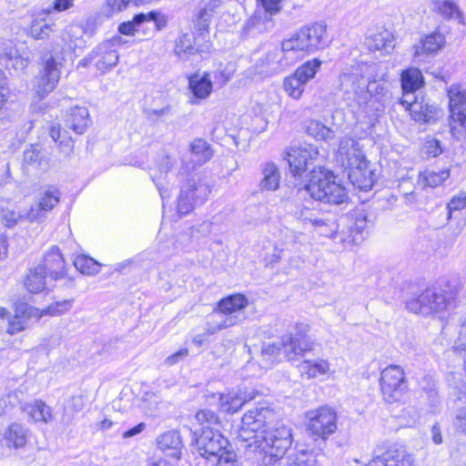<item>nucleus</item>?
<instances>
[{
    "mask_svg": "<svg viewBox=\"0 0 466 466\" xmlns=\"http://www.w3.org/2000/svg\"><path fill=\"white\" fill-rule=\"evenodd\" d=\"M291 442L290 429L284 425L271 427L255 447L264 454L262 466H317L318 455L313 451L298 450L285 457Z\"/></svg>",
    "mask_w": 466,
    "mask_h": 466,
    "instance_id": "obj_1",
    "label": "nucleus"
},
{
    "mask_svg": "<svg viewBox=\"0 0 466 466\" xmlns=\"http://www.w3.org/2000/svg\"><path fill=\"white\" fill-rule=\"evenodd\" d=\"M337 161L347 170L354 187L365 191L371 189L375 181L374 172L357 140L348 137L340 139Z\"/></svg>",
    "mask_w": 466,
    "mask_h": 466,
    "instance_id": "obj_2",
    "label": "nucleus"
},
{
    "mask_svg": "<svg viewBox=\"0 0 466 466\" xmlns=\"http://www.w3.org/2000/svg\"><path fill=\"white\" fill-rule=\"evenodd\" d=\"M194 444L198 454L208 460L214 459L218 466H237V454L228 450V441L220 433L219 430L203 431L194 432Z\"/></svg>",
    "mask_w": 466,
    "mask_h": 466,
    "instance_id": "obj_3",
    "label": "nucleus"
},
{
    "mask_svg": "<svg viewBox=\"0 0 466 466\" xmlns=\"http://www.w3.org/2000/svg\"><path fill=\"white\" fill-rule=\"evenodd\" d=\"M306 189L312 198L329 204L339 205L349 199L345 187L331 172L320 167L311 172Z\"/></svg>",
    "mask_w": 466,
    "mask_h": 466,
    "instance_id": "obj_4",
    "label": "nucleus"
},
{
    "mask_svg": "<svg viewBox=\"0 0 466 466\" xmlns=\"http://www.w3.org/2000/svg\"><path fill=\"white\" fill-rule=\"evenodd\" d=\"M326 26L320 23H314L302 26L289 38L283 40V48L292 55L295 52L314 53L326 46Z\"/></svg>",
    "mask_w": 466,
    "mask_h": 466,
    "instance_id": "obj_5",
    "label": "nucleus"
},
{
    "mask_svg": "<svg viewBox=\"0 0 466 466\" xmlns=\"http://www.w3.org/2000/svg\"><path fill=\"white\" fill-rule=\"evenodd\" d=\"M273 412L269 409H252L247 411L241 420V426L238 430V438L248 442L247 447L257 446V441L261 440V435L271 428L269 421L273 417Z\"/></svg>",
    "mask_w": 466,
    "mask_h": 466,
    "instance_id": "obj_6",
    "label": "nucleus"
},
{
    "mask_svg": "<svg viewBox=\"0 0 466 466\" xmlns=\"http://www.w3.org/2000/svg\"><path fill=\"white\" fill-rule=\"evenodd\" d=\"M380 387L385 401H400L408 388L403 370L397 365L385 368L380 373Z\"/></svg>",
    "mask_w": 466,
    "mask_h": 466,
    "instance_id": "obj_7",
    "label": "nucleus"
},
{
    "mask_svg": "<svg viewBox=\"0 0 466 466\" xmlns=\"http://www.w3.org/2000/svg\"><path fill=\"white\" fill-rule=\"evenodd\" d=\"M451 134L460 139L466 133V91L458 85L448 89Z\"/></svg>",
    "mask_w": 466,
    "mask_h": 466,
    "instance_id": "obj_8",
    "label": "nucleus"
},
{
    "mask_svg": "<svg viewBox=\"0 0 466 466\" xmlns=\"http://www.w3.org/2000/svg\"><path fill=\"white\" fill-rule=\"evenodd\" d=\"M449 304L448 293L436 288L426 289L418 297L407 300V309L414 313L429 315L442 311Z\"/></svg>",
    "mask_w": 466,
    "mask_h": 466,
    "instance_id": "obj_9",
    "label": "nucleus"
},
{
    "mask_svg": "<svg viewBox=\"0 0 466 466\" xmlns=\"http://www.w3.org/2000/svg\"><path fill=\"white\" fill-rule=\"evenodd\" d=\"M210 193L209 185L200 177H192L183 185L177 198V211L181 215L189 213L195 205L203 203Z\"/></svg>",
    "mask_w": 466,
    "mask_h": 466,
    "instance_id": "obj_10",
    "label": "nucleus"
},
{
    "mask_svg": "<svg viewBox=\"0 0 466 466\" xmlns=\"http://www.w3.org/2000/svg\"><path fill=\"white\" fill-rule=\"evenodd\" d=\"M318 156V148L310 144L293 146L286 152V159L294 177H301Z\"/></svg>",
    "mask_w": 466,
    "mask_h": 466,
    "instance_id": "obj_11",
    "label": "nucleus"
},
{
    "mask_svg": "<svg viewBox=\"0 0 466 466\" xmlns=\"http://www.w3.org/2000/svg\"><path fill=\"white\" fill-rule=\"evenodd\" d=\"M308 429L313 436L322 440L328 439L337 430L336 412L328 407L311 411Z\"/></svg>",
    "mask_w": 466,
    "mask_h": 466,
    "instance_id": "obj_12",
    "label": "nucleus"
},
{
    "mask_svg": "<svg viewBox=\"0 0 466 466\" xmlns=\"http://www.w3.org/2000/svg\"><path fill=\"white\" fill-rule=\"evenodd\" d=\"M122 43L123 39L121 36H115L97 46L91 53V57L95 59V66L97 70L105 73L117 65L119 55L115 46Z\"/></svg>",
    "mask_w": 466,
    "mask_h": 466,
    "instance_id": "obj_13",
    "label": "nucleus"
},
{
    "mask_svg": "<svg viewBox=\"0 0 466 466\" xmlns=\"http://www.w3.org/2000/svg\"><path fill=\"white\" fill-rule=\"evenodd\" d=\"M176 163L175 157L163 154L159 157L156 166L150 168V177L163 199L169 197L167 187L170 182L169 172H171Z\"/></svg>",
    "mask_w": 466,
    "mask_h": 466,
    "instance_id": "obj_14",
    "label": "nucleus"
},
{
    "mask_svg": "<svg viewBox=\"0 0 466 466\" xmlns=\"http://www.w3.org/2000/svg\"><path fill=\"white\" fill-rule=\"evenodd\" d=\"M299 218L304 225H310L318 234L324 237H334L339 228L335 220L319 217L309 208L301 209Z\"/></svg>",
    "mask_w": 466,
    "mask_h": 466,
    "instance_id": "obj_15",
    "label": "nucleus"
},
{
    "mask_svg": "<svg viewBox=\"0 0 466 466\" xmlns=\"http://www.w3.org/2000/svg\"><path fill=\"white\" fill-rule=\"evenodd\" d=\"M367 466H413V458L404 449L390 448L382 454L373 456Z\"/></svg>",
    "mask_w": 466,
    "mask_h": 466,
    "instance_id": "obj_16",
    "label": "nucleus"
},
{
    "mask_svg": "<svg viewBox=\"0 0 466 466\" xmlns=\"http://www.w3.org/2000/svg\"><path fill=\"white\" fill-rule=\"evenodd\" d=\"M60 199V192L54 187L46 188L38 198L36 207L31 208L26 213V218L30 221H38L45 218V213L56 207Z\"/></svg>",
    "mask_w": 466,
    "mask_h": 466,
    "instance_id": "obj_17",
    "label": "nucleus"
},
{
    "mask_svg": "<svg viewBox=\"0 0 466 466\" xmlns=\"http://www.w3.org/2000/svg\"><path fill=\"white\" fill-rule=\"evenodd\" d=\"M60 78V71L58 64L53 57L47 59L41 77L35 86V92L40 97H44L46 94L55 89Z\"/></svg>",
    "mask_w": 466,
    "mask_h": 466,
    "instance_id": "obj_18",
    "label": "nucleus"
},
{
    "mask_svg": "<svg viewBox=\"0 0 466 466\" xmlns=\"http://www.w3.org/2000/svg\"><path fill=\"white\" fill-rule=\"evenodd\" d=\"M51 14V9H44L35 15L28 26L27 34L36 40H44L49 37L55 31L56 24L46 17Z\"/></svg>",
    "mask_w": 466,
    "mask_h": 466,
    "instance_id": "obj_19",
    "label": "nucleus"
},
{
    "mask_svg": "<svg viewBox=\"0 0 466 466\" xmlns=\"http://www.w3.org/2000/svg\"><path fill=\"white\" fill-rule=\"evenodd\" d=\"M188 87L193 95L190 99L192 105L198 104L199 100L208 98L212 92V83L208 73L195 74L188 78Z\"/></svg>",
    "mask_w": 466,
    "mask_h": 466,
    "instance_id": "obj_20",
    "label": "nucleus"
},
{
    "mask_svg": "<svg viewBox=\"0 0 466 466\" xmlns=\"http://www.w3.org/2000/svg\"><path fill=\"white\" fill-rule=\"evenodd\" d=\"M268 72L270 74H278L286 70L295 62V56L289 51L283 48V41L280 49H274L268 53L266 56Z\"/></svg>",
    "mask_w": 466,
    "mask_h": 466,
    "instance_id": "obj_21",
    "label": "nucleus"
},
{
    "mask_svg": "<svg viewBox=\"0 0 466 466\" xmlns=\"http://www.w3.org/2000/svg\"><path fill=\"white\" fill-rule=\"evenodd\" d=\"M341 86L346 93L353 94L352 98L360 105L366 103L368 93H371L373 89L377 90L379 88V85L374 81L366 86L367 91H365L358 83L357 76L351 75H344L341 77Z\"/></svg>",
    "mask_w": 466,
    "mask_h": 466,
    "instance_id": "obj_22",
    "label": "nucleus"
},
{
    "mask_svg": "<svg viewBox=\"0 0 466 466\" xmlns=\"http://www.w3.org/2000/svg\"><path fill=\"white\" fill-rule=\"evenodd\" d=\"M89 112L85 106L71 107L66 117V125L78 135L83 134L90 126Z\"/></svg>",
    "mask_w": 466,
    "mask_h": 466,
    "instance_id": "obj_23",
    "label": "nucleus"
},
{
    "mask_svg": "<svg viewBox=\"0 0 466 466\" xmlns=\"http://www.w3.org/2000/svg\"><path fill=\"white\" fill-rule=\"evenodd\" d=\"M37 267L44 268L45 273H48L55 279L63 278L65 261L59 248L53 247L44 257L43 263L39 264Z\"/></svg>",
    "mask_w": 466,
    "mask_h": 466,
    "instance_id": "obj_24",
    "label": "nucleus"
},
{
    "mask_svg": "<svg viewBox=\"0 0 466 466\" xmlns=\"http://www.w3.org/2000/svg\"><path fill=\"white\" fill-rule=\"evenodd\" d=\"M158 448L167 456L179 459L183 447L180 434L177 431H169L157 438Z\"/></svg>",
    "mask_w": 466,
    "mask_h": 466,
    "instance_id": "obj_25",
    "label": "nucleus"
},
{
    "mask_svg": "<svg viewBox=\"0 0 466 466\" xmlns=\"http://www.w3.org/2000/svg\"><path fill=\"white\" fill-rule=\"evenodd\" d=\"M251 399V397H248L247 394L242 391H232L227 394H220L218 399L219 410L226 413H235Z\"/></svg>",
    "mask_w": 466,
    "mask_h": 466,
    "instance_id": "obj_26",
    "label": "nucleus"
},
{
    "mask_svg": "<svg viewBox=\"0 0 466 466\" xmlns=\"http://www.w3.org/2000/svg\"><path fill=\"white\" fill-rule=\"evenodd\" d=\"M299 371L307 379H314L329 372L330 364L327 360H306L299 365Z\"/></svg>",
    "mask_w": 466,
    "mask_h": 466,
    "instance_id": "obj_27",
    "label": "nucleus"
},
{
    "mask_svg": "<svg viewBox=\"0 0 466 466\" xmlns=\"http://www.w3.org/2000/svg\"><path fill=\"white\" fill-rule=\"evenodd\" d=\"M445 44V37L440 33H432L426 35L420 45L415 46V56H420L422 54L434 55Z\"/></svg>",
    "mask_w": 466,
    "mask_h": 466,
    "instance_id": "obj_28",
    "label": "nucleus"
},
{
    "mask_svg": "<svg viewBox=\"0 0 466 466\" xmlns=\"http://www.w3.org/2000/svg\"><path fill=\"white\" fill-rule=\"evenodd\" d=\"M366 46L371 52L380 51L385 54L390 53L394 48L393 39L386 30L370 35L366 39Z\"/></svg>",
    "mask_w": 466,
    "mask_h": 466,
    "instance_id": "obj_29",
    "label": "nucleus"
},
{
    "mask_svg": "<svg viewBox=\"0 0 466 466\" xmlns=\"http://www.w3.org/2000/svg\"><path fill=\"white\" fill-rule=\"evenodd\" d=\"M82 35L83 29L79 25H69L66 26L61 33L63 49L72 52L80 47L83 43Z\"/></svg>",
    "mask_w": 466,
    "mask_h": 466,
    "instance_id": "obj_30",
    "label": "nucleus"
},
{
    "mask_svg": "<svg viewBox=\"0 0 466 466\" xmlns=\"http://www.w3.org/2000/svg\"><path fill=\"white\" fill-rule=\"evenodd\" d=\"M248 305V299L244 295L236 294L221 299L218 304V309L222 313L239 314L244 319L241 312Z\"/></svg>",
    "mask_w": 466,
    "mask_h": 466,
    "instance_id": "obj_31",
    "label": "nucleus"
},
{
    "mask_svg": "<svg viewBox=\"0 0 466 466\" xmlns=\"http://www.w3.org/2000/svg\"><path fill=\"white\" fill-rule=\"evenodd\" d=\"M188 149L198 166L208 162L214 155L211 146L203 138L193 139L189 144Z\"/></svg>",
    "mask_w": 466,
    "mask_h": 466,
    "instance_id": "obj_32",
    "label": "nucleus"
},
{
    "mask_svg": "<svg viewBox=\"0 0 466 466\" xmlns=\"http://www.w3.org/2000/svg\"><path fill=\"white\" fill-rule=\"evenodd\" d=\"M262 176L259 182L261 190L274 191L279 188L280 175L274 163L268 162L262 167Z\"/></svg>",
    "mask_w": 466,
    "mask_h": 466,
    "instance_id": "obj_33",
    "label": "nucleus"
},
{
    "mask_svg": "<svg viewBox=\"0 0 466 466\" xmlns=\"http://www.w3.org/2000/svg\"><path fill=\"white\" fill-rule=\"evenodd\" d=\"M46 278L45 268L36 266L29 269L25 280V287L31 293H39L46 289Z\"/></svg>",
    "mask_w": 466,
    "mask_h": 466,
    "instance_id": "obj_34",
    "label": "nucleus"
},
{
    "mask_svg": "<svg viewBox=\"0 0 466 466\" xmlns=\"http://www.w3.org/2000/svg\"><path fill=\"white\" fill-rule=\"evenodd\" d=\"M23 410L34 421L47 422L52 419L51 409L41 400H35L33 403L25 404Z\"/></svg>",
    "mask_w": 466,
    "mask_h": 466,
    "instance_id": "obj_35",
    "label": "nucleus"
},
{
    "mask_svg": "<svg viewBox=\"0 0 466 466\" xmlns=\"http://www.w3.org/2000/svg\"><path fill=\"white\" fill-rule=\"evenodd\" d=\"M450 169L425 170L420 173L418 182L423 187H436L441 186L450 177Z\"/></svg>",
    "mask_w": 466,
    "mask_h": 466,
    "instance_id": "obj_36",
    "label": "nucleus"
},
{
    "mask_svg": "<svg viewBox=\"0 0 466 466\" xmlns=\"http://www.w3.org/2000/svg\"><path fill=\"white\" fill-rule=\"evenodd\" d=\"M212 319V323H209L212 326L211 333H217L221 329L235 326L242 320L239 314L222 313L219 310L214 312Z\"/></svg>",
    "mask_w": 466,
    "mask_h": 466,
    "instance_id": "obj_37",
    "label": "nucleus"
},
{
    "mask_svg": "<svg viewBox=\"0 0 466 466\" xmlns=\"http://www.w3.org/2000/svg\"><path fill=\"white\" fill-rule=\"evenodd\" d=\"M195 420L198 425L203 431H216L218 430L221 421L216 412L208 409L198 410L195 414Z\"/></svg>",
    "mask_w": 466,
    "mask_h": 466,
    "instance_id": "obj_38",
    "label": "nucleus"
},
{
    "mask_svg": "<svg viewBox=\"0 0 466 466\" xmlns=\"http://www.w3.org/2000/svg\"><path fill=\"white\" fill-rule=\"evenodd\" d=\"M5 439L8 447L21 448L26 443V431L20 424L13 423L6 431Z\"/></svg>",
    "mask_w": 466,
    "mask_h": 466,
    "instance_id": "obj_39",
    "label": "nucleus"
},
{
    "mask_svg": "<svg viewBox=\"0 0 466 466\" xmlns=\"http://www.w3.org/2000/svg\"><path fill=\"white\" fill-rule=\"evenodd\" d=\"M402 90L417 91L423 85V76L421 72L415 67L409 68L401 74Z\"/></svg>",
    "mask_w": 466,
    "mask_h": 466,
    "instance_id": "obj_40",
    "label": "nucleus"
},
{
    "mask_svg": "<svg viewBox=\"0 0 466 466\" xmlns=\"http://www.w3.org/2000/svg\"><path fill=\"white\" fill-rule=\"evenodd\" d=\"M435 110L434 106L423 105L422 102L419 101L413 103L409 109L412 119L421 123H430L434 119Z\"/></svg>",
    "mask_w": 466,
    "mask_h": 466,
    "instance_id": "obj_41",
    "label": "nucleus"
},
{
    "mask_svg": "<svg viewBox=\"0 0 466 466\" xmlns=\"http://www.w3.org/2000/svg\"><path fill=\"white\" fill-rule=\"evenodd\" d=\"M321 65L322 62L318 58L308 60L295 70V76H298L304 84H307L315 77Z\"/></svg>",
    "mask_w": 466,
    "mask_h": 466,
    "instance_id": "obj_42",
    "label": "nucleus"
},
{
    "mask_svg": "<svg viewBox=\"0 0 466 466\" xmlns=\"http://www.w3.org/2000/svg\"><path fill=\"white\" fill-rule=\"evenodd\" d=\"M304 82L299 79L298 76H295V73L286 76L283 80V89L286 94L298 100L301 97L304 90H305Z\"/></svg>",
    "mask_w": 466,
    "mask_h": 466,
    "instance_id": "obj_43",
    "label": "nucleus"
},
{
    "mask_svg": "<svg viewBox=\"0 0 466 466\" xmlns=\"http://www.w3.org/2000/svg\"><path fill=\"white\" fill-rule=\"evenodd\" d=\"M306 132L318 140L327 141L333 137V131L318 120H309L306 127Z\"/></svg>",
    "mask_w": 466,
    "mask_h": 466,
    "instance_id": "obj_44",
    "label": "nucleus"
},
{
    "mask_svg": "<svg viewBox=\"0 0 466 466\" xmlns=\"http://www.w3.org/2000/svg\"><path fill=\"white\" fill-rule=\"evenodd\" d=\"M281 353L280 343H268L264 344L261 349V363L260 365L268 369L270 365L279 360Z\"/></svg>",
    "mask_w": 466,
    "mask_h": 466,
    "instance_id": "obj_45",
    "label": "nucleus"
},
{
    "mask_svg": "<svg viewBox=\"0 0 466 466\" xmlns=\"http://www.w3.org/2000/svg\"><path fill=\"white\" fill-rule=\"evenodd\" d=\"M74 265L83 274L94 275L99 272L101 265L94 258L80 255L76 257Z\"/></svg>",
    "mask_w": 466,
    "mask_h": 466,
    "instance_id": "obj_46",
    "label": "nucleus"
},
{
    "mask_svg": "<svg viewBox=\"0 0 466 466\" xmlns=\"http://www.w3.org/2000/svg\"><path fill=\"white\" fill-rule=\"evenodd\" d=\"M174 52L181 59H186L188 56L198 52V48L192 46L189 36L184 34L177 38Z\"/></svg>",
    "mask_w": 466,
    "mask_h": 466,
    "instance_id": "obj_47",
    "label": "nucleus"
},
{
    "mask_svg": "<svg viewBox=\"0 0 466 466\" xmlns=\"http://www.w3.org/2000/svg\"><path fill=\"white\" fill-rule=\"evenodd\" d=\"M296 329H298L297 337L298 339V348L300 355H304L306 352L312 351L314 350V342L310 341L309 339L305 337L309 327L306 324H297Z\"/></svg>",
    "mask_w": 466,
    "mask_h": 466,
    "instance_id": "obj_48",
    "label": "nucleus"
},
{
    "mask_svg": "<svg viewBox=\"0 0 466 466\" xmlns=\"http://www.w3.org/2000/svg\"><path fill=\"white\" fill-rule=\"evenodd\" d=\"M146 23L144 13L136 15L131 21L121 23L118 25V32L125 35H134L138 31V27Z\"/></svg>",
    "mask_w": 466,
    "mask_h": 466,
    "instance_id": "obj_49",
    "label": "nucleus"
},
{
    "mask_svg": "<svg viewBox=\"0 0 466 466\" xmlns=\"http://www.w3.org/2000/svg\"><path fill=\"white\" fill-rule=\"evenodd\" d=\"M74 299H63L52 303L42 310V315L60 316L68 312L73 307Z\"/></svg>",
    "mask_w": 466,
    "mask_h": 466,
    "instance_id": "obj_50",
    "label": "nucleus"
},
{
    "mask_svg": "<svg viewBox=\"0 0 466 466\" xmlns=\"http://www.w3.org/2000/svg\"><path fill=\"white\" fill-rule=\"evenodd\" d=\"M298 339L296 337L285 336L282 338L280 343L281 350L285 354L286 358L289 360H293L299 356L298 348Z\"/></svg>",
    "mask_w": 466,
    "mask_h": 466,
    "instance_id": "obj_51",
    "label": "nucleus"
},
{
    "mask_svg": "<svg viewBox=\"0 0 466 466\" xmlns=\"http://www.w3.org/2000/svg\"><path fill=\"white\" fill-rule=\"evenodd\" d=\"M368 227V216L366 211L361 210L356 214L354 225L350 227L351 232L356 231V235L352 237V242H358L362 239L361 233Z\"/></svg>",
    "mask_w": 466,
    "mask_h": 466,
    "instance_id": "obj_52",
    "label": "nucleus"
},
{
    "mask_svg": "<svg viewBox=\"0 0 466 466\" xmlns=\"http://www.w3.org/2000/svg\"><path fill=\"white\" fill-rule=\"evenodd\" d=\"M1 55L6 61L11 62L13 66H25V61L18 55L17 49L11 43L4 47Z\"/></svg>",
    "mask_w": 466,
    "mask_h": 466,
    "instance_id": "obj_53",
    "label": "nucleus"
},
{
    "mask_svg": "<svg viewBox=\"0 0 466 466\" xmlns=\"http://www.w3.org/2000/svg\"><path fill=\"white\" fill-rule=\"evenodd\" d=\"M0 216H1L2 222L5 224V226H6L8 228H12L15 225H16V223L20 219H22L24 217L26 218V215L24 216L9 208H0Z\"/></svg>",
    "mask_w": 466,
    "mask_h": 466,
    "instance_id": "obj_54",
    "label": "nucleus"
},
{
    "mask_svg": "<svg viewBox=\"0 0 466 466\" xmlns=\"http://www.w3.org/2000/svg\"><path fill=\"white\" fill-rule=\"evenodd\" d=\"M131 3L137 5V0H106V15H113L115 13L125 9Z\"/></svg>",
    "mask_w": 466,
    "mask_h": 466,
    "instance_id": "obj_55",
    "label": "nucleus"
},
{
    "mask_svg": "<svg viewBox=\"0 0 466 466\" xmlns=\"http://www.w3.org/2000/svg\"><path fill=\"white\" fill-rule=\"evenodd\" d=\"M466 207V194L461 193L458 196L453 197L447 205L448 218H451L453 211L461 210Z\"/></svg>",
    "mask_w": 466,
    "mask_h": 466,
    "instance_id": "obj_56",
    "label": "nucleus"
},
{
    "mask_svg": "<svg viewBox=\"0 0 466 466\" xmlns=\"http://www.w3.org/2000/svg\"><path fill=\"white\" fill-rule=\"evenodd\" d=\"M453 425L457 431L466 435V406L457 410Z\"/></svg>",
    "mask_w": 466,
    "mask_h": 466,
    "instance_id": "obj_57",
    "label": "nucleus"
},
{
    "mask_svg": "<svg viewBox=\"0 0 466 466\" xmlns=\"http://www.w3.org/2000/svg\"><path fill=\"white\" fill-rule=\"evenodd\" d=\"M424 152L428 157H435L439 156L442 152L439 140H427L424 144Z\"/></svg>",
    "mask_w": 466,
    "mask_h": 466,
    "instance_id": "obj_58",
    "label": "nucleus"
},
{
    "mask_svg": "<svg viewBox=\"0 0 466 466\" xmlns=\"http://www.w3.org/2000/svg\"><path fill=\"white\" fill-rule=\"evenodd\" d=\"M146 22L154 21L155 26L157 31L161 30L167 25V19L164 15H160V13L157 11H151L145 14Z\"/></svg>",
    "mask_w": 466,
    "mask_h": 466,
    "instance_id": "obj_59",
    "label": "nucleus"
},
{
    "mask_svg": "<svg viewBox=\"0 0 466 466\" xmlns=\"http://www.w3.org/2000/svg\"><path fill=\"white\" fill-rule=\"evenodd\" d=\"M440 11L444 16L449 18L460 16V11L458 9V6L454 3L450 1L443 2L440 7Z\"/></svg>",
    "mask_w": 466,
    "mask_h": 466,
    "instance_id": "obj_60",
    "label": "nucleus"
},
{
    "mask_svg": "<svg viewBox=\"0 0 466 466\" xmlns=\"http://www.w3.org/2000/svg\"><path fill=\"white\" fill-rule=\"evenodd\" d=\"M210 17L211 13L207 8L200 9L196 20V25L198 30H205L208 28Z\"/></svg>",
    "mask_w": 466,
    "mask_h": 466,
    "instance_id": "obj_61",
    "label": "nucleus"
},
{
    "mask_svg": "<svg viewBox=\"0 0 466 466\" xmlns=\"http://www.w3.org/2000/svg\"><path fill=\"white\" fill-rule=\"evenodd\" d=\"M85 407V401L81 395L72 396L66 404V409L73 412H78Z\"/></svg>",
    "mask_w": 466,
    "mask_h": 466,
    "instance_id": "obj_62",
    "label": "nucleus"
},
{
    "mask_svg": "<svg viewBox=\"0 0 466 466\" xmlns=\"http://www.w3.org/2000/svg\"><path fill=\"white\" fill-rule=\"evenodd\" d=\"M169 113L170 107L168 106L159 109L150 108L146 110L147 117L151 121H157L160 117L167 116Z\"/></svg>",
    "mask_w": 466,
    "mask_h": 466,
    "instance_id": "obj_63",
    "label": "nucleus"
},
{
    "mask_svg": "<svg viewBox=\"0 0 466 466\" xmlns=\"http://www.w3.org/2000/svg\"><path fill=\"white\" fill-rule=\"evenodd\" d=\"M454 349L456 350H466V319L463 321L460 331L458 339L455 340Z\"/></svg>",
    "mask_w": 466,
    "mask_h": 466,
    "instance_id": "obj_64",
    "label": "nucleus"
}]
</instances>
